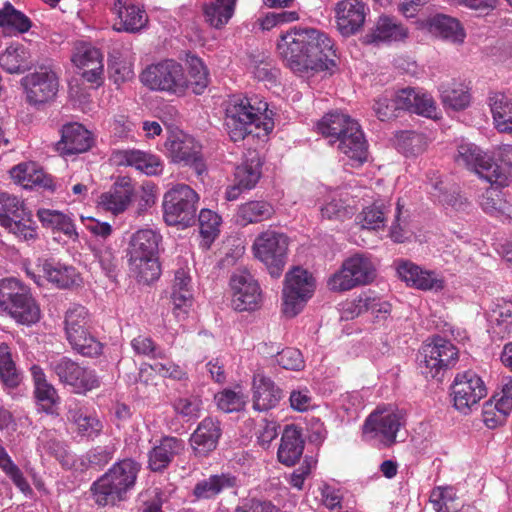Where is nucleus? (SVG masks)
Here are the masks:
<instances>
[{"mask_svg": "<svg viewBox=\"0 0 512 512\" xmlns=\"http://www.w3.org/2000/svg\"><path fill=\"white\" fill-rule=\"evenodd\" d=\"M277 51L285 65L299 76L330 70L336 66L334 41L316 28L292 29L281 34Z\"/></svg>", "mask_w": 512, "mask_h": 512, "instance_id": "obj_1", "label": "nucleus"}, {"mask_svg": "<svg viewBox=\"0 0 512 512\" xmlns=\"http://www.w3.org/2000/svg\"><path fill=\"white\" fill-rule=\"evenodd\" d=\"M268 104L257 98L234 95L227 101L225 108V128L234 142L244 140L248 135H267L274 127L273 120L267 115Z\"/></svg>", "mask_w": 512, "mask_h": 512, "instance_id": "obj_2", "label": "nucleus"}, {"mask_svg": "<svg viewBox=\"0 0 512 512\" xmlns=\"http://www.w3.org/2000/svg\"><path fill=\"white\" fill-rule=\"evenodd\" d=\"M317 130L330 143H337V149L346 155L352 166H359L367 160V143L358 123L349 115L329 112L317 123Z\"/></svg>", "mask_w": 512, "mask_h": 512, "instance_id": "obj_3", "label": "nucleus"}, {"mask_svg": "<svg viewBox=\"0 0 512 512\" xmlns=\"http://www.w3.org/2000/svg\"><path fill=\"white\" fill-rule=\"evenodd\" d=\"M141 464L131 458L114 463L91 486V492L98 506H114L127 499L135 487Z\"/></svg>", "mask_w": 512, "mask_h": 512, "instance_id": "obj_4", "label": "nucleus"}, {"mask_svg": "<svg viewBox=\"0 0 512 512\" xmlns=\"http://www.w3.org/2000/svg\"><path fill=\"white\" fill-rule=\"evenodd\" d=\"M0 308L23 325L34 324L40 319V308L30 289L15 278L0 281Z\"/></svg>", "mask_w": 512, "mask_h": 512, "instance_id": "obj_5", "label": "nucleus"}, {"mask_svg": "<svg viewBox=\"0 0 512 512\" xmlns=\"http://www.w3.org/2000/svg\"><path fill=\"white\" fill-rule=\"evenodd\" d=\"M198 193L186 184H177L163 196L164 221L170 226L187 228L196 222Z\"/></svg>", "mask_w": 512, "mask_h": 512, "instance_id": "obj_6", "label": "nucleus"}, {"mask_svg": "<svg viewBox=\"0 0 512 512\" xmlns=\"http://www.w3.org/2000/svg\"><path fill=\"white\" fill-rule=\"evenodd\" d=\"M91 318L88 310L80 305H71L65 313V333L72 348L86 357L102 353V344L90 333Z\"/></svg>", "mask_w": 512, "mask_h": 512, "instance_id": "obj_7", "label": "nucleus"}, {"mask_svg": "<svg viewBox=\"0 0 512 512\" xmlns=\"http://www.w3.org/2000/svg\"><path fill=\"white\" fill-rule=\"evenodd\" d=\"M375 278L376 267L372 257L356 253L343 261L341 268L328 279L327 285L331 291L344 292L370 284Z\"/></svg>", "mask_w": 512, "mask_h": 512, "instance_id": "obj_8", "label": "nucleus"}, {"mask_svg": "<svg viewBox=\"0 0 512 512\" xmlns=\"http://www.w3.org/2000/svg\"><path fill=\"white\" fill-rule=\"evenodd\" d=\"M0 225L19 240L37 237L32 212L22 200L6 192L0 193Z\"/></svg>", "mask_w": 512, "mask_h": 512, "instance_id": "obj_9", "label": "nucleus"}, {"mask_svg": "<svg viewBox=\"0 0 512 512\" xmlns=\"http://www.w3.org/2000/svg\"><path fill=\"white\" fill-rule=\"evenodd\" d=\"M418 360L426 378L440 379L447 369L455 366L458 349L449 340L438 336L422 345Z\"/></svg>", "mask_w": 512, "mask_h": 512, "instance_id": "obj_10", "label": "nucleus"}, {"mask_svg": "<svg viewBox=\"0 0 512 512\" xmlns=\"http://www.w3.org/2000/svg\"><path fill=\"white\" fill-rule=\"evenodd\" d=\"M315 288L311 273L301 267L290 270L284 281L282 291V311L289 318L295 317L311 298Z\"/></svg>", "mask_w": 512, "mask_h": 512, "instance_id": "obj_11", "label": "nucleus"}, {"mask_svg": "<svg viewBox=\"0 0 512 512\" xmlns=\"http://www.w3.org/2000/svg\"><path fill=\"white\" fill-rule=\"evenodd\" d=\"M288 244V237L275 230L264 231L255 239V256L264 263L273 278L280 277L284 270Z\"/></svg>", "mask_w": 512, "mask_h": 512, "instance_id": "obj_12", "label": "nucleus"}, {"mask_svg": "<svg viewBox=\"0 0 512 512\" xmlns=\"http://www.w3.org/2000/svg\"><path fill=\"white\" fill-rule=\"evenodd\" d=\"M142 83L152 90L183 93L188 79L182 65L174 60H164L147 67L141 74Z\"/></svg>", "mask_w": 512, "mask_h": 512, "instance_id": "obj_13", "label": "nucleus"}, {"mask_svg": "<svg viewBox=\"0 0 512 512\" xmlns=\"http://www.w3.org/2000/svg\"><path fill=\"white\" fill-rule=\"evenodd\" d=\"M455 161L492 185L493 183H503L506 179L504 170L495 167L492 156L474 143L462 141L457 147Z\"/></svg>", "mask_w": 512, "mask_h": 512, "instance_id": "obj_14", "label": "nucleus"}, {"mask_svg": "<svg viewBox=\"0 0 512 512\" xmlns=\"http://www.w3.org/2000/svg\"><path fill=\"white\" fill-rule=\"evenodd\" d=\"M451 390L454 407L463 414L470 412L487 395L483 380L472 370L458 373Z\"/></svg>", "mask_w": 512, "mask_h": 512, "instance_id": "obj_15", "label": "nucleus"}, {"mask_svg": "<svg viewBox=\"0 0 512 512\" xmlns=\"http://www.w3.org/2000/svg\"><path fill=\"white\" fill-rule=\"evenodd\" d=\"M49 367L59 381L72 386L76 392L84 393L100 386V379L94 370L81 367L68 357L53 359Z\"/></svg>", "mask_w": 512, "mask_h": 512, "instance_id": "obj_16", "label": "nucleus"}, {"mask_svg": "<svg viewBox=\"0 0 512 512\" xmlns=\"http://www.w3.org/2000/svg\"><path fill=\"white\" fill-rule=\"evenodd\" d=\"M29 104L37 106L54 99L58 92V77L47 67L29 73L21 79Z\"/></svg>", "mask_w": 512, "mask_h": 512, "instance_id": "obj_17", "label": "nucleus"}, {"mask_svg": "<svg viewBox=\"0 0 512 512\" xmlns=\"http://www.w3.org/2000/svg\"><path fill=\"white\" fill-rule=\"evenodd\" d=\"M262 159L255 150L248 151L242 162L235 168L234 184L226 189V199L234 201L242 192L253 189L262 175Z\"/></svg>", "mask_w": 512, "mask_h": 512, "instance_id": "obj_18", "label": "nucleus"}, {"mask_svg": "<svg viewBox=\"0 0 512 512\" xmlns=\"http://www.w3.org/2000/svg\"><path fill=\"white\" fill-rule=\"evenodd\" d=\"M233 290L232 307L237 311H252L260 307L262 296L258 282L247 270L234 273L230 279Z\"/></svg>", "mask_w": 512, "mask_h": 512, "instance_id": "obj_19", "label": "nucleus"}, {"mask_svg": "<svg viewBox=\"0 0 512 512\" xmlns=\"http://www.w3.org/2000/svg\"><path fill=\"white\" fill-rule=\"evenodd\" d=\"M403 424L401 412L393 409L376 410L371 413L363 425L364 434L382 437V441L390 445L394 443L396 433Z\"/></svg>", "mask_w": 512, "mask_h": 512, "instance_id": "obj_20", "label": "nucleus"}, {"mask_svg": "<svg viewBox=\"0 0 512 512\" xmlns=\"http://www.w3.org/2000/svg\"><path fill=\"white\" fill-rule=\"evenodd\" d=\"M337 29L344 37L360 31L365 22L366 6L360 0H342L334 7Z\"/></svg>", "mask_w": 512, "mask_h": 512, "instance_id": "obj_21", "label": "nucleus"}, {"mask_svg": "<svg viewBox=\"0 0 512 512\" xmlns=\"http://www.w3.org/2000/svg\"><path fill=\"white\" fill-rule=\"evenodd\" d=\"M253 409L265 412L275 408L282 400L283 390L263 373H255L252 381Z\"/></svg>", "mask_w": 512, "mask_h": 512, "instance_id": "obj_22", "label": "nucleus"}, {"mask_svg": "<svg viewBox=\"0 0 512 512\" xmlns=\"http://www.w3.org/2000/svg\"><path fill=\"white\" fill-rule=\"evenodd\" d=\"M408 29L396 17L381 15L374 26L365 35L368 44L398 42L406 39Z\"/></svg>", "mask_w": 512, "mask_h": 512, "instance_id": "obj_23", "label": "nucleus"}, {"mask_svg": "<svg viewBox=\"0 0 512 512\" xmlns=\"http://www.w3.org/2000/svg\"><path fill=\"white\" fill-rule=\"evenodd\" d=\"M398 110H407L425 117H433L436 105L432 96L415 88H403L393 94Z\"/></svg>", "mask_w": 512, "mask_h": 512, "instance_id": "obj_24", "label": "nucleus"}, {"mask_svg": "<svg viewBox=\"0 0 512 512\" xmlns=\"http://www.w3.org/2000/svg\"><path fill=\"white\" fill-rule=\"evenodd\" d=\"M184 448L182 439L172 436L163 437L148 453V468L152 472L164 471L173 459L184 451Z\"/></svg>", "mask_w": 512, "mask_h": 512, "instance_id": "obj_25", "label": "nucleus"}, {"mask_svg": "<svg viewBox=\"0 0 512 512\" xmlns=\"http://www.w3.org/2000/svg\"><path fill=\"white\" fill-rule=\"evenodd\" d=\"M220 422L212 417L204 418L192 433L190 442L195 453L206 456L215 450L221 437Z\"/></svg>", "mask_w": 512, "mask_h": 512, "instance_id": "obj_26", "label": "nucleus"}, {"mask_svg": "<svg viewBox=\"0 0 512 512\" xmlns=\"http://www.w3.org/2000/svg\"><path fill=\"white\" fill-rule=\"evenodd\" d=\"M113 12L119 19V27L115 24L116 31L136 33L145 27L148 18L144 9L132 3L130 0H115Z\"/></svg>", "mask_w": 512, "mask_h": 512, "instance_id": "obj_27", "label": "nucleus"}, {"mask_svg": "<svg viewBox=\"0 0 512 512\" xmlns=\"http://www.w3.org/2000/svg\"><path fill=\"white\" fill-rule=\"evenodd\" d=\"M30 371L38 408L46 414H55L60 400L56 389L47 381L46 375L40 366L33 365Z\"/></svg>", "mask_w": 512, "mask_h": 512, "instance_id": "obj_28", "label": "nucleus"}, {"mask_svg": "<svg viewBox=\"0 0 512 512\" xmlns=\"http://www.w3.org/2000/svg\"><path fill=\"white\" fill-rule=\"evenodd\" d=\"M92 145L91 133L78 123H70L62 128L61 140L57 150L64 155L86 152Z\"/></svg>", "mask_w": 512, "mask_h": 512, "instance_id": "obj_29", "label": "nucleus"}, {"mask_svg": "<svg viewBox=\"0 0 512 512\" xmlns=\"http://www.w3.org/2000/svg\"><path fill=\"white\" fill-rule=\"evenodd\" d=\"M10 176L15 183L26 189H32L37 186L51 190L54 189L52 178L35 162H23L14 166L10 170Z\"/></svg>", "mask_w": 512, "mask_h": 512, "instance_id": "obj_30", "label": "nucleus"}, {"mask_svg": "<svg viewBox=\"0 0 512 512\" xmlns=\"http://www.w3.org/2000/svg\"><path fill=\"white\" fill-rule=\"evenodd\" d=\"M133 194V186L128 178L116 181L109 191L100 195L98 205L113 214L123 212L129 205Z\"/></svg>", "mask_w": 512, "mask_h": 512, "instance_id": "obj_31", "label": "nucleus"}, {"mask_svg": "<svg viewBox=\"0 0 512 512\" xmlns=\"http://www.w3.org/2000/svg\"><path fill=\"white\" fill-rule=\"evenodd\" d=\"M305 442L301 431L294 425H287L281 436L277 457L286 466L295 465L301 458Z\"/></svg>", "mask_w": 512, "mask_h": 512, "instance_id": "obj_32", "label": "nucleus"}, {"mask_svg": "<svg viewBox=\"0 0 512 512\" xmlns=\"http://www.w3.org/2000/svg\"><path fill=\"white\" fill-rule=\"evenodd\" d=\"M170 297L174 315L179 319L185 318L192 305V290L191 278L184 269L175 272Z\"/></svg>", "mask_w": 512, "mask_h": 512, "instance_id": "obj_33", "label": "nucleus"}, {"mask_svg": "<svg viewBox=\"0 0 512 512\" xmlns=\"http://www.w3.org/2000/svg\"><path fill=\"white\" fill-rule=\"evenodd\" d=\"M42 271L49 282L61 289L79 286L82 282V278L74 266L54 259L45 260L42 264Z\"/></svg>", "mask_w": 512, "mask_h": 512, "instance_id": "obj_34", "label": "nucleus"}, {"mask_svg": "<svg viewBox=\"0 0 512 512\" xmlns=\"http://www.w3.org/2000/svg\"><path fill=\"white\" fill-rule=\"evenodd\" d=\"M67 421L73 425L75 432L80 437L94 439L100 435L102 422L86 408L75 405L70 407L66 414Z\"/></svg>", "mask_w": 512, "mask_h": 512, "instance_id": "obj_35", "label": "nucleus"}, {"mask_svg": "<svg viewBox=\"0 0 512 512\" xmlns=\"http://www.w3.org/2000/svg\"><path fill=\"white\" fill-rule=\"evenodd\" d=\"M114 157L119 165L135 167L146 175H158L163 169V165L157 156L140 150L119 151Z\"/></svg>", "mask_w": 512, "mask_h": 512, "instance_id": "obj_36", "label": "nucleus"}, {"mask_svg": "<svg viewBox=\"0 0 512 512\" xmlns=\"http://www.w3.org/2000/svg\"><path fill=\"white\" fill-rule=\"evenodd\" d=\"M429 31L443 40L454 44L464 42L466 32L460 21L445 14H436L429 19Z\"/></svg>", "mask_w": 512, "mask_h": 512, "instance_id": "obj_37", "label": "nucleus"}, {"mask_svg": "<svg viewBox=\"0 0 512 512\" xmlns=\"http://www.w3.org/2000/svg\"><path fill=\"white\" fill-rule=\"evenodd\" d=\"M237 478L230 473L211 475L196 483L193 495L198 499H211L222 491L237 486Z\"/></svg>", "mask_w": 512, "mask_h": 512, "instance_id": "obj_38", "label": "nucleus"}, {"mask_svg": "<svg viewBox=\"0 0 512 512\" xmlns=\"http://www.w3.org/2000/svg\"><path fill=\"white\" fill-rule=\"evenodd\" d=\"M237 0H211L203 5L205 22L215 28L225 27L235 13Z\"/></svg>", "mask_w": 512, "mask_h": 512, "instance_id": "obj_39", "label": "nucleus"}, {"mask_svg": "<svg viewBox=\"0 0 512 512\" xmlns=\"http://www.w3.org/2000/svg\"><path fill=\"white\" fill-rule=\"evenodd\" d=\"M271 203L265 200H253L241 204L236 214V222L241 226L259 223L270 219L274 215Z\"/></svg>", "mask_w": 512, "mask_h": 512, "instance_id": "obj_40", "label": "nucleus"}, {"mask_svg": "<svg viewBox=\"0 0 512 512\" xmlns=\"http://www.w3.org/2000/svg\"><path fill=\"white\" fill-rule=\"evenodd\" d=\"M161 236L152 229L137 231L131 238L129 258L153 257L157 255Z\"/></svg>", "mask_w": 512, "mask_h": 512, "instance_id": "obj_41", "label": "nucleus"}, {"mask_svg": "<svg viewBox=\"0 0 512 512\" xmlns=\"http://www.w3.org/2000/svg\"><path fill=\"white\" fill-rule=\"evenodd\" d=\"M31 66L30 52L21 44H12L0 54V67L8 73H23Z\"/></svg>", "mask_w": 512, "mask_h": 512, "instance_id": "obj_42", "label": "nucleus"}, {"mask_svg": "<svg viewBox=\"0 0 512 512\" xmlns=\"http://www.w3.org/2000/svg\"><path fill=\"white\" fill-rule=\"evenodd\" d=\"M479 205L482 210L491 216H510L512 204L507 199L506 193L498 187L487 188L479 197Z\"/></svg>", "mask_w": 512, "mask_h": 512, "instance_id": "obj_43", "label": "nucleus"}, {"mask_svg": "<svg viewBox=\"0 0 512 512\" xmlns=\"http://www.w3.org/2000/svg\"><path fill=\"white\" fill-rule=\"evenodd\" d=\"M495 127L499 132L512 133V102L502 93H494L489 98Z\"/></svg>", "mask_w": 512, "mask_h": 512, "instance_id": "obj_44", "label": "nucleus"}, {"mask_svg": "<svg viewBox=\"0 0 512 512\" xmlns=\"http://www.w3.org/2000/svg\"><path fill=\"white\" fill-rule=\"evenodd\" d=\"M439 90L443 104L453 110H463L470 103L468 87L462 82L442 83Z\"/></svg>", "mask_w": 512, "mask_h": 512, "instance_id": "obj_45", "label": "nucleus"}, {"mask_svg": "<svg viewBox=\"0 0 512 512\" xmlns=\"http://www.w3.org/2000/svg\"><path fill=\"white\" fill-rule=\"evenodd\" d=\"M37 216L43 227L62 232L71 239L78 237L75 225L68 215L57 210L39 209Z\"/></svg>", "mask_w": 512, "mask_h": 512, "instance_id": "obj_46", "label": "nucleus"}, {"mask_svg": "<svg viewBox=\"0 0 512 512\" xmlns=\"http://www.w3.org/2000/svg\"><path fill=\"white\" fill-rule=\"evenodd\" d=\"M165 147L173 162H183L184 164L200 151V146L187 135H177L169 138L165 142Z\"/></svg>", "mask_w": 512, "mask_h": 512, "instance_id": "obj_47", "label": "nucleus"}, {"mask_svg": "<svg viewBox=\"0 0 512 512\" xmlns=\"http://www.w3.org/2000/svg\"><path fill=\"white\" fill-rule=\"evenodd\" d=\"M0 380L9 389L18 387L22 381V374L16 367L10 347L5 342L0 344Z\"/></svg>", "mask_w": 512, "mask_h": 512, "instance_id": "obj_48", "label": "nucleus"}, {"mask_svg": "<svg viewBox=\"0 0 512 512\" xmlns=\"http://www.w3.org/2000/svg\"><path fill=\"white\" fill-rule=\"evenodd\" d=\"M130 269L139 282L149 284L160 276V264L157 256L129 258Z\"/></svg>", "mask_w": 512, "mask_h": 512, "instance_id": "obj_49", "label": "nucleus"}, {"mask_svg": "<svg viewBox=\"0 0 512 512\" xmlns=\"http://www.w3.org/2000/svg\"><path fill=\"white\" fill-rule=\"evenodd\" d=\"M31 20L21 11L14 8L10 2H5L0 9V27L25 33L31 28Z\"/></svg>", "mask_w": 512, "mask_h": 512, "instance_id": "obj_50", "label": "nucleus"}, {"mask_svg": "<svg viewBox=\"0 0 512 512\" xmlns=\"http://www.w3.org/2000/svg\"><path fill=\"white\" fill-rule=\"evenodd\" d=\"M389 207L383 203H374L365 207L356 217L357 223L364 229L376 230L383 228Z\"/></svg>", "mask_w": 512, "mask_h": 512, "instance_id": "obj_51", "label": "nucleus"}, {"mask_svg": "<svg viewBox=\"0 0 512 512\" xmlns=\"http://www.w3.org/2000/svg\"><path fill=\"white\" fill-rule=\"evenodd\" d=\"M200 234L205 240L204 245L209 247L219 234L221 217L210 209H202L198 216Z\"/></svg>", "mask_w": 512, "mask_h": 512, "instance_id": "obj_52", "label": "nucleus"}, {"mask_svg": "<svg viewBox=\"0 0 512 512\" xmlns=\"http://www.w3.org/2000/svg\"><path fill=\"white\" fill-rule=\"evenodd\" d=\"M189 64V78L188 79V87L192 88V91L200 95L204 92L206 87L208 86V72L207 69L198 57H191L188 60Z\"/></svg>", "mask_w": 512, "mask_h": 512, "instance_id": "obj_53", "label": "nucleus"}, {"mask_svg": "<svg viewBox=\"0 0 512 512\" xmlns=\"http://www.w3.org/2000/svg\"><path fill=\"white\" fill-rule=\"evenodd\" d=\"M442 182L438 181L434 184V189L439 191L438 200L446 207H450L455 211L466 210L470 203L468 199L461 194L458 187H452L450 190H443Z\"/></svg>", "mask_w": 512, "mask_h": 512, "instance_id": "obj_54", "label": "nucleus"}, {"mask_svg": "<svg viewBox=\"0 0 512 512\" xmlns=\"http://www.w3.org/2000/svg\"><path fill=\"white\" fill-rule=\"evenodd\" d=\"M177 414L187 420L198 418L202 409V400L197 395L179 397L173 402Z\"/></svg>", "mask_w": 512, "mask_h": 512, "instance_id": "obj_55", "label": "nucleus"}, {"mask_svg": "<svg viewBox=\"0 0 512 512\" xmlns=\"http://www.w3.org/2000/svg\"><path fill=\"white\" fill-rule=\"evenodd\" d=\"M94 257L97 259L102 271L111 279H115L118 270V259L109 247H93Z\"/></svg>", "mask_w": 512, "mask_h": 512, "instance_id": "obj_56", "label": "nucleus"}, {"mask_svg": "<svg viewBox=\"0 0 512 512\" xmlns=\"http://www.w3.org/2000/svg\"><path fill=\"white\" fill-rule=\"evenodd\" d=\"M423 136L414 131H401L396 135V145L406 155H416L423 149Z\"/></svg>", "mask_w": 512, "mask_h": 512, "instance_id": "obj_57", "label": "nucleus"}, {"mask_svg": "<svg viewBox=\"0 0 512 512\" xmlns=\"http://www.w3.org/2000/svg\"><path fill=\"white\" fill-rule=\"evenodd\" d=\"M454 495L450 487H437L430 494V503L436 512H451L454 509Z\"/></svg>", "mask_w": 512, "mask_h": 512, "instance_id": "obj_58", "label": "nucleus"}, {"mask_svg": "<svg viewBox=\"0 0 512 512\" xmlns=\"http://www.w3.org/2000/svg\"><path fill=\"white\" fill-rule=\"evenodd\" d=\"M277 363L286 370L300 371L305 367V361L300 350L285 348L276 356Z\"/></svg>", "mask_w": 512, "mask_h": 512, "instance_id": "obj_59", "label": "nucleus"}, {"mask_svg": "<svg viewBox=\"0 0 512 512\" xmlns=\"http://www.w3.org/2000/svg\"><path fill=\"white\" fill-rule=\"evenodd\" d=\"M373 110L378 119L381 121H386L397 117L396 112L398 111V107L396 106L393 93H385L378 97L373 105Z\"/></svg>", "mask_w": 512, "mask_h": 512, "instance_id": "obj_60", "label": "nucleus"}, {"mask_svg": "<svg viewBox=\"0 0 512 512\" xmlns=\"http://www.w3.org/2000/svg\"><path fill=\"white\" fill-rule=\"evenodd\" d=\"M220 410L230 413L243 408L245 401L241 394L232 390H224L215 397Z\"/></svg>", "mask_w": 512, "mask_h": 512, "instance_id": "obj_61", "label": "nucleus"}, {"mask_svg": "<svg viewBox=\"0 0 512 512\" xmlns=\"http://www.w3.org/2000/svg\"><path fill=\"white\" fill-rule=\"evenodd\" d=\"M134 352L138 355H145L152 358H163L164 352L158 348L155 342L148 336L139 335L131 342Z\"/></svg>", "mask_w": 512, "mask_h": 512, "instance_id": "obj_62", "label": "nucleus"}, {"mask_svg": "<svg viewBox=\"0 0 512 512\" xmlns=\"http://www.w3.org/2000/svg\"><path fill=\"white\" fill-rule=\"evenodd\" d=\"M495 405L494 409L500 413V419L495 420L494 418H490L491 411L486 408L484 411V422L490 428L495 427L498 423L504 420V418L510 413L512 410V400L504 398L503 396H495Z\"/></svg>", "mask_w": 512, "mask_h": 512, "instance_id": "obj_63", "label": "nucleus"}, {"mask_svg": "<svg viewBox=\"0 0 512 512\" xmlns=\"http://www.w3.org/2000/svg\"><path fill=\"white\" fill-rule=\"evenodd\" d=\"M241 507L245 512H279V508L272 501L257 497L246 499Z\"/></svg>", "mask_w": 512, "mask_h": 512, "instance_id": "obj_64", "label": "nucleus"}]
</instances>
